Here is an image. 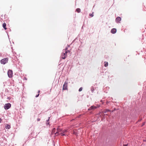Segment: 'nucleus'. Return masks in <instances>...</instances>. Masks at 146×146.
<instances>
[{
  "label": "nucleus",
  "mask_w": 146,
  "mask_h": 146,
  "mask_svg": "<svg viewBox=\"0 0 146 146\" xmlns=\"http://www.w3.org/2000/svg\"><path fill=\"white\" fill-rule=\"evenodd\" d=\"M69 52V51L67 50V48H66L65 49H64L63 50V52L62 53L61 57L63 59H65L67 56V53Z\"/></svg>",
  "instance_id": "nucleus-1"
},
{
  "label": "nucleus",
  "mask_w": 146,
  "mask_h": 146,
  "mask_svg": "<svg viewBox=\"0 0 146 146\" xmlns=\"http://www.w3.org/2000/svg\"><path fill=\"white\" fill-rule=\"evenodd\" d=\"M8 60V58H5L1 60V64H4L7 62Z\"/></svg>",
  "instance_id": "nucleus-2"
},
{
  "label": "nucleus",
  "mask_w": 146,
  "mask_h": 146,
  "mask_svg": "<svg viewBox=\"0 0 146 146\" xmlns=\"http://www.w3.org/2000/svg\"><path fill=\"white\" fill-rule=\"evenodd\" d=\"M13 71L11 70H9L7 72V74L8 77L11 78H12L13 76Z\"/></svg>",
  "instance_id": "nucleus-3"
},
{
  "label": "nucleus",
  "mask_w": 146,
  "mask_h": 146,
  "mask_svg": "<svg viewBox=\"0 0 146 146\" xmlns=\"http://www.w3.org/2000/svg\"><path fill=\"white\" fill-rule=\"evenodd\" d=\"M68 82H65L63 85V90H67Z\"/></svg>",
  "instance_id": "nucleus-4"
},
{
  "label": "nucleus",
  "mask_w": 146,
  "mask_h": 146,
  "mask_svg": "<svg viewBox=\"0 0 146 146\" xmlns=\"http://www.w3.org/2000/svg\"><path fill=\"white\" fill-rule=\"evenodd\" d=\"M11 107V104L10 103H8L5 104L4 107L5 110H8Z\"/></svg>",
  "instance_id": "nucleus-5"
},
{
  "label": "nucleus",
  "mask_w": 146,
  "mask_h": 146,
  "mask_svg": "<svg viewBox=\"0 0 146 146\" xmlns=\"http://www.w3.org/2000/svg\"><path fill=\"white\" fill-rule=\"evenodd\" d=\"M121 17H118L116 19V21L117 23L121 21Z\"/></svg>",
  "instance_id": "nucleus-6"
},
{
  "label": "nucleus",
  "mask_w": 146,
  "mask_h": 146,
  "mask_svg": "<svg viewBox=\"0 0 146 146\" xmlns=\"http://www.w3.org/2000/svg\"><path fill=\"white\" fill-rule=\"evenodd\" d=\"M116 32V29H113L111 31V32L112 34H114Z\"/></svg>",
  "instance_id": "nucleus-7"
},
{
  "label": "nucleus",
  "mask_w": 146,
  "mask_h": 146,
  "mask_svg": "<svg viewBox=\"0 0 146 146\" xmlns=\"http://www.w3.org/2000/svg\"><path fill=\"white\" fill-rule=\"evenodd\" d=\"M97 107L95 106H91L90 108L88 109L89 110H94Z\"/></svg>",
  "instance_id": "nucleus-8"
},
{
  "label": "nucleus",
  "mask_w": 146,
  "mask_h": 146,
  "mask_svg": "<svg viewBox=\"0 0 146 146\" xmlns=\"http://www.w3.org/2000/svg\"><path fill=\"white\" fill-rule=\"evenodd\" d=\"M6 23H4L3 24V27L5 30H6L7 29V28L6 27Z\"/></svg>",
  "instance_id": "nucleus-9"
},
{
  "label": "nucleus",
  "mask_w": 146,
  "mask_h": 146,
  "mask_svg": "<svg viewBox=\"0 0 146 146\" xmlns=\"http://www.w3.org/2000/svg\"><path fill=\"white\" fill-rule=\"evenodd\" d=\"M5 127L7 129H9L11 127L10 125L8 124H6L5 125Z\"/></svg>",
  "instance_id": "nucleus-10"
},
{
  "label": "nucleus",
  "mask_w": 146,
  "mask_h": 146,
  "mask_svg": "<svg viewBox=\"0 0 146 146\" xmlns=\"http://www.w3.org/2000/svg\"><path fill=\"white\" fill-rule=\"evenodd\" d=\"M108 65V63L107 62H104V66L105 67H107Z\"/></svg>",
  "instance_id": "nucleus-11"
},
{
  "label": "nucleus",
  "mask_w": 146,
  "mask_h": 146,
  "mask_svg": "<svg viewBox=\"0 0 146 146\" xmlns=\"http://www.w3.org/2000/svg\"><path fill=\"white\" fill-rule=\"evenodd\" d=\"M61 131V129H57V132L56 133V134L57 133H58L59 132Z\"/></svg>",
  "instance_id": "nucleus-12"
},
{
  "label": "nucleus",
  "mask_w": 146,
  "mask_h": 146,
  "mask_svg": "<svg viewBox=\"0 0 146 146\" xmlns=\"http://www.w3.org/2000/svg\"><path fill=\"white\" fill-rule=\"evenodd\" d=\"M76 11L78 13L80 12V9L79 8H77L76 10Z\"/></svg>",
  "instance_id": "nucleus-13"
},
{
  "label": "nucleus",
  "mask_w": 146,
  "mask_h": 146,
  "mask_svg": "<svg viewBox=\"0 0 146 146\" xmlns=\"http://www.w3.org/2000/svg\"><path fill=\"white\" fill-rule=\"evenodd\" d=\"M94 13L93 12V13H92V14L90 13V14H89V16H90V17H93V16H94V14H93Z\"/></svg>",
  "instance_id": "nucleus-14"
},
{
  "label": "nucleus",
  "mask_w": 146,
  "mask_h": 146,
  "mask_svg": "<svg viewBox=\"0 0 146 146\" xmlns=\"http://www.w3.org/2000/svg\"><path fill=\"white\" fill-rule=\"evenodd\" d=\"M110 111V110H105V111H104V112L105 113H106V112H108L109 111Z\"/></svg>",
  "instance_id": "nucleus-15"
},
{
  "label": "nucleus",
  "mask_w": 146,
  "mask_h": 146,
  "mask_svg": "<svg viewBox=\"0 0 146 146\" xmlns=\"http://www.w3.org/2000/svg\"><path fill=\"white\" fill-rule=\"evenodd\" d=\"M82 90V87L80 88L79 90V92H81Z\"/></svg>",
  "instance_id": "nucleus-16"
},
{
  "label": "nucleus",
  "mask_w": 146,
  "mask_h": 146,
  "mask_svg": "<svg viewBox=\"0 0 146 146\" xmlns=\"http://www.w3.org/2000/svg\"><path fill=\"white\" fill-rule=\"evenodd\" d=\"M64 133H63V132H62L60 133V135H65V134H64Z\"/></svg>",
  "instance_id": "nucleus-17"
},
{
  "label": "nucleus",
  "mask_w": 146,
  "mask_h": 146,
  "mask_svg": "<svg viewBox=\"0 0 146 146\" xmlns=\"http://www.w3.org/2000/svg\"><path fill=\"white\" fill-rule=\"evenodd\" d=\"M67 130H63V131H62V132H63V133H65V132H66L67 131Z\"/></svg>",
  "instance_id": "nucleus-18"
},
{
  "label": "nucleus",
  "mask_w": 146,
  "mask_h": 146,
  "mask_svg": "<svg viewBox=\"0 0 146 146\" xmlns=\"http://www.w3.org/2000/svg\"><path fill=\"white\" fill-rule=\"evenodd\" d=\"M39 94H38L36 95V96H35L37 98V97H38L39 96Z\"/></svg>",
  "instance_id": "nucleus-19"
},
{
  "label": "nucleus",
  "mask_w": 146,
  "mask_h": 146,
  "mask_svg": "<svg viewBox=\"0 0 146 146\" xmlns=\"http://www.w3.org/2000/svg\"><path fill=\"white\" fill-rule=\"evenodd\" d=\"M128 144H124L123 146H127Z\"/></svg>",
  "instance_id": "nucleus-20"
},
{
  "label": "nucleus",
  "mask_w": 146,
  "mask_h": 146,
  "mask_svg": "<svg viewBox=\"0 0 146 146\" xmlns=\"http://www.w3.org/2000/svg\"><path fill=\"white\" fill-rule=\"evenodd\" d=\"M37 120L38 121H40V118H38L37 119Z\"/></svg>",
  "instance_id": "nucleus-21"
},
{
  "label": "nucleus",
  "mask_w": 146,
  "mask_h": 146,
  "mask_svg": "<svg viewBox=\"0 0 146 146\" xmlns=\"http://www.w3.org/2000/svg\"><path fill=\"white\" fill-rule=\"evenodd\" d=\"M2 121V119L1 118H0V123Z\"/></svg>",
  "instance_id": "nucleus-22"
},
{
  "label": "nucleus",
  "mask_w": 146,
  "mask_h": 146,
  "mask_svg": "<svg viewBox=\"0 0 146 146\" xmlns=\"http://www.w3.org/2000/svg\"><path fill=\"white\" fill-rule=\"evenodd\" d=\"M40 92V90H38V93H39Z\"/></svg>",
  "instance_id": "nucleus-23"
},
{
  "label": "nucleus",
  "mask_w": 146,
  "mask_h": 146,
  "mask_svg": "<svg viewBox=\"0 0 146 146\" xmlns=\"http://www.w3.org/2000/svg\"><path fill=\"white\" fill-rule=\"evenodd\" d=\"M143 125H144V123L143 124Z\"/></svg>",
  "instance_id": "nucleus-24"
},
{
  "label": "nucleus",
  "mask_w": 146,
  "mask_h": 146,
  "mask_svg": "<svg viewBox=\"0 0 146 146\" xmlns=\"http://www.w3.org/2000/svg\"><path fill=\"white\" fill-rule=\"evenodd\" d=\"M143 125H144V123L143 124Z\"/></svg>",
  "instance_id": "nucleus-25"
}]
</instances>
